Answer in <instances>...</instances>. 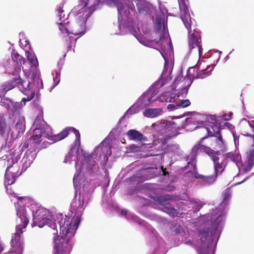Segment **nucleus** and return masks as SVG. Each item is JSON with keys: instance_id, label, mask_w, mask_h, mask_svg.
<instances>
[{"instance_id": "f257e3e1", "label": "nucleus", "mask_w": 254, "mask_h": 254, "mask_svg": "<svg viewBox=\"0 0 254 254\" xmlns=\"http://www.w3.org/2000/svg\"><path fill=\"white\" fill-rule=\"evenodd\" d=\"M68 219L65 217L64 224L63 220L61 221L60 231L62 232L59 236H57V238H54V254H69L71 252L72 247L70 240L74 235V230Z\"/></svg>"}, {"instance_id": "f03ea898", "label": "nucleus", "mask_w": 254, "mask_h": 254, "mask_svg": "<svg viewBox=\"0 0 254 254\" xmlns=\"http://www.w3.org/2000/svg\"><path fill=\"white\" fill-rule=\"evenodd\" d=\"M182 21L188 31V44L190 51L194 50L200 56L202 54L200 31L197 28L191 30L192 21L190 16L182 18Z\"/></svg>"}, {"instance_id": "7ed1b4c3", "label": "nucleus", "mask_w": 254, "mask_h": 254, "mask_svg": "<svg viewBox=\"0 0 254 254\" xmlns=\"http://www.w3.org/2000/svg\"><path fill=\"white\" fill-rule=\"evenodd\" d=\"M43 211H44V210L43 209H39L36 212L35 214L33 215L35 220L32 224V226L34 227L35 226H38L39 227L41 228L44 225H48L49 227L48 231L50 233L54 235L53 239L54 240V238H57V236H59L58 235L57 224L54 221H53L49 219L40 216V213Z\"/></svg>"}, {"instance_id": "20e7f679", "label": "nucleus", "mask_w": 254, "mask_h": 254, "mask_svg": "<svg viewBox=\"0 0 254 254\" xmlns=\"http://www.w3.org/2000/svg\"><path fill=\"white\" fill-rule=\"evenodd\" d=\"M17 215L18 217L16 220L18 225L16 227V233L11 239V243L13 245L21 244L20 235L23 233L22 229L26 227L29 223V219L27 216L24 211H18Z\"/></svg>"}, {"instance_id": "39448f33", "label": "nucleus", "mask_w": 254, "mask_h": 254, "mask_svg": "<svg viewBox=\"0 0 254 254\" xmlns=\"http://www.w3.org/2000/svg\"><path fill=\"white\" fill-rule=\"evenodd\" d=\"M19 156L17 155L14 158H11V163H12V164L8 166L5 171V184L7 185L13 184L15 182L16 178L21 174V173H19L20 167L16 163L17 160L20 158Z\"/></svg>"}, {"instance_id": "423d86ee", "label": "nucleus", "mask_w": 254, "mask_h": 254, "mask_svg": "<svg viewBox=\"0 0 254 254\" xmlns=\"http://www.w3.org/2000/svg\"><path fill=\"white\" fill-rule=\"evenodd\" d=\"M30 82L22 80L20 76L13 78L12 80L4 83L1 87L0 91L5 94L8 91L17 86L19 89L23 90L25 92L30 90Z\"/></svg>"}, {"instance_id": "0eeeda50", "label": "nucleus", "mask_w": 254, "mask_h": 254, "mask_svg": "<svg viewBox=\"0 0 254 254\" xmlns=\"http://www.w3.org/2000/svg\"><path fill=\"white\" fill-rule=\"evenodd\" d=\"M210 158L213 162L214 172L217 175L222 173L227 165L224 156H220L219 151H215Z\"/></svg>"}, {"instance_id": "6e6552de", "label": "nucleus", "mask_w": 254, "mask_h": 254, "mask_svg": "<svg viewBox=\"0 0 254 254\" xmlns=\"http://www.w3.org/2000/svg\"><path fill=\"white\" fill-rule=\"evenodd\" d=\"M201 128L207 131L208 136H214L216 137L215 141L218 145L222 146L224 145V141L220 133L221 127L219 125L213 124L210 127H202Z\"/></svg>"}, {"instance_id": "1a4fd4ad", "label": "nucleus", "mask_w": 254, "mask_h": 254, "mask_svg": "<svg viewBox=\"0 0 254 254\" xmlns=\"http://www.w3.org/2000/svg\"><path fill=\"white\" fill-rule=\"evenodd\" d=\"M206 138H207V136L202 137L198 143L193 147L192 153L194 156H196L198 153L204 152L210 157L215 151L203 144V140Z\"/></svg>"}, {"instance_id": "9d476101", "label": "nucleus", "mask_w": 254, "mask_h": 254, "mask_svg": "<svg viewBox=\"0 0 254 254\" xmlns=\"http://www.w3.org/2000/svg\"><path fill=\"white\" fill-rule=\"evenodd\" d=\"M60 30L63 33H71L74 35H83L84 34V26L77 24L74 27L70 29L68 24H64V22H58Z\"/></svg>"}, {"instance_id": "9b49d317", "label": "nucleus", "mask_w": 254, "mask_h": 254, "mask_svg": "<svg viewBox=\"0 0 254 254\" xmlns=\"http://www.w3.org/2000/svg\"><path fill=\"white\" fill-rule=\"evenodd\" d=\"M11 122H6L3 113L0 114V134L6 138H7L11 130Z\"/></svg>"}, {"instance_id": "f8f14e48", "label": "nucleus", "mask_w": 254, "mask_h": 254, "mask_svg": "<svg viewBox=\"0 0 254 254\" xmlns=\"http://www.w3.org/2000/svg\"><path fill=\"white\" fill-rule=\"evenodd\" d=\"M174 126V124H173L172 122L164 120L152 124V127L155 129L164 132H167L173 130L175 131V127Z\"/></svg>"}, {"instance_id": "ddd939ff", "label": "nucleus", "mask_w": 254, "mask_h": 254, "mask_svg": "<svg viewBox=\"0 0 254 254\" xmlns=\"http://www.w3.org/2000/svg\"><path fill=\"white\" fill-rule=\"evenodd\" d=\"M154 29L156 33H160L159 40L163 39L166 34L164 19L161 16L155 18Z\"/></svg>"}, {"instance_id": "4468645a", "label": "nucleus", "mask_w": 254, "mask_h": 254, "mask_svg": "<svg viewBox=\"0 0 254 254\" xmlns=\"http://www.w3.org/2000/svg\"><path fill=\"white\" fill-rule=\"evenodd\" d=\"M70 131H72L74 132L76 137V140L78 141H79L80 139V133L77 129L73 127H66L60 133L56 134V136L55 137L56 138V141H58L64 139L68 136Z\"/></svg>"}, {"instance_id": "2eb2a0df", "label": "nucleus", "mask_w": 254, "mask_h": 254, "mask_svg": "<svg viewBox=\"0 0 254 254\" xmlns=\"http://www.w3.org/2000/svg\"><path fill=\"white\" fill-rule=\"evenodd\" d=\"M45 133V131L40 128H36L33 130V135L31 136L29 139V142L30 143V145H33L34 147L36 145L40 144L42 139H41L42 135Z\"/></svg>"}, {"instance_id": "dca6fc26", "label": "nucleus", "mask_w": 254, "mask_h": 254, "mask_svg": "<svg viewBox=\"0 0 254 254\" xmlns=\"http://www.w3.org/2000/svg\"><path fill=\"white\" fill-rule=\"evenodd\" d=\"M138 13L141 15H148L151 13L150 5L144 0H139L136 3Z\"/></svg>"}, {"instance_id": "f3484780", "label": "nucleus", "mask_w": 254, "mask_h": 254, "mask_svg": "<svg viewBox=\"0 0 254 254\" xmlns=\"http://www.w3.org/2000/svg\"><path fill=\"white\" fill-rule=\"evenodd\" d=\"M218 175L214 172L211 175H203L197 174L195 178L199 179L201 183L205 185H210L213 184L216 180Z\"/></svg>"}, {"instance_id": "a211bd4d", "label": "nucleus", "mask_w": 254, "mask_h": 254, "mask_svg": "<svg viewBox=\"0 0 254 254\" xmlns=\"http://www.w3.org/2000/svg\"><path fill=\"white\" fill-rule=\"evenodd\" d=\"M81 6L87 8L93 12L98 7L100 0H79Z\"/></svg>"}, {"instance_id": "6ab92c4d", "label": "nucleus", "mask_w": 254, "mask_h": 254, "mask_svg": "<svg viewBox=\"0 0 254 254\" xmlns=\"http://www.w3.org/2000/svg\"><path fill=\"white\" fill-rule=\"evenodd\" d=\"M128 137L130 140L134 141H143L146 140V137L139 131L135 129H130L127 133Z\"/></svg>"}, {"instance_id": "aec40b11", "label": "nucleus", "mask_w": 254, "mask_h": 254, "mask_svg": "<svg viewBox=\"0 0 254 254\" xmlns=\"http://www.w3.org/2000/svg\"><path fill=\"white\" fill-rule=\"evenodd\" d=\"M108 1L113 3L117 7L119 16L122 17L126 15L127 6L123 3L121 0H108Z\"/></svg>"}, {"instance_id": "412c9836", "label": "nucleus", "mask_w": 254, "mask_h": 254, "mask_svg": "<svg viewBox=\"0 0 254 254\" xmlns=\"http://www.w3.org/2000/svg\"><path fill=\"white\" fill-rule=\"evenodd\" d=\"M150 92H146L138 99V104L140 107H146L155 101V100H152L150 96H148Z\"/></svg>"}, {"instance_id": "4be33fe9", "label": "nucleus", "mask_w": 254, "mask_h": 254, "mask_svg": "<svg viewBox=\"0 0 254 254\" xmlns=\"http://www.w3.org/2000/svg\"><path fill=\"white\" fill-rule=\"evenodd\" d=\"M224 157L225 158V160L231 161L236 165L238 164L241 159L240 154L237 150L226 153Z\"/></svg>"}, {"instance_id": "5701e85b", "label": "nucleus", "mask_w": 254, "mask_h": 254, "mask_svg": "<svg viewBox=\"0 0 254 254\" xmlns=\"http://www.w3.org/2000/svg\"><path fill=\"white\" fill-rule=\"evenodd\" d=\"M164 84V82L163 79H159L156 82L154 83L152 86L151 88L149 89L146 92H149L148 95L150 96V98L152 99L158 93V87L160 88L162 87Z\"/></svg>"}, {"instance_id": "b1692460", "label": "nucleus", "mask_w": 254, "mask_h": 254, "mask_svg": "<svg viewBox=\"0 0 254 254\" xmlns=\"http://www.w3.org/2000/svg\"><path fill=\"white\" fill-rule=\"evenodd\" d=\"M15 128L17 130L18 134L24 132L25 128V119L23 117L19 116L17 118L16 123L15 125Z\"/></svg>"}, {"instance_id": "393cba45", "label": "nucleus", "mask_w": 254, "mask_h": 254, "mask_svg": "<svg viewBox=\"0 0 254 254\" xmlns=\"http://www.w3.org/2000/svg\"><path fill=\"white\" fill-rule=\"evenodd\" d=\"M162 110L161 109H146L143 112V115L148 118H155L161 115Z\"/></svg>"}, {"instance_id": "a878e982", "label": "nucleus", "mask_w": 254, "mask_h": 254, "mask_svg": "<svg viewBox=\"0 0 254 254\" xmlns=\"http://www.w3.org/2000/svg\"><path fill=\"white\" fill-rule=\"evenodd\" d=\"M198 234L201 243H204L206 242L207 238L209 236V228L207 227L199 229L198 231Z\"/></svg>"}, {"instance_id": "bb28decb", "label": "nucleus", "mask_w": 254, "mask_h": 254, "mask_svg": "<svg viewBox=\"0 0 254 254\" xmlns=\"http://www.w3.org/2000/svg\"><path fill=\"white\" fill-rule=\"evenodd\" d=\"M58 16L59 18V22H64V24H69L68 20V14L64 13L63 7L60 6L58 8Z\"/></svg>"}, {"instance_id": "cd10ccee", "label": "nucleus", "mask_w": 254, "mask_h": 254, "mask_svg": "<svg viewBox=\"0 0 254 254\" xmlns=\"http://www.w3.org/2000/svg\"><path fill=\"white\" fill-rule=\"evenodd\" d=\"M179 6L181 11H183L184 13V15L182 16V19L185 16H190V14H188L189 13V8H188V4H189V0H178Z\"/></svg>"}, {"instance_id": "c85d7f7f", "label": "nucleus", "mask_w": 254, "mask_h": 254, "mask_svg": "<svg viewBox=\"0 0 254 254\" xmlns=\"http://www.w3.org/2000/svg\"><path fill=\"white\" fill-rule=\"evenodd\" d=\"M153 199L154 201L164 206L168 204V201L171 199V197L169 195H165L161 197L154 196Z\"/></svg>"}, {"instance_id": "c756f323", "label": "nucleus", "mask_w": 254, "mask_h": 254, "mask_svg": "<svg viewBox=\"0 0 254 254\" xmlns=\"http://www.w3.org/2000/svg\"><path fill=\"white\" fill-rule=\"evenodd\" d=\"M0 104L2 106L4 107L7 110H10L13 111L12 108H14L16 110L15 104L7 99H3L1 101Z\"/></svg>"}, {"instance_id": "7c9ffc66", "label": "nucleus", "mask_w": 254, "mask_h": 254, "mask_svg": "<svg viewBox=\"0 0 254 254\" xmlns=\"http://www.w3.org/2000/svg\"><path fill=\"white\" fill-rule=\"evenodd\" d=\"M26 56L29 62L33 66H36L38 65L37 59L34 55L30 52H27Z\"/></svg>"}, {"instance_id": "2f4dec72", "label": "nucleus", "mask_w": 254, "mask_h": 254, "mask_svg": "<svg viewBox=\"0 0 254 254\" xmlns=\"http://www.w3.org/2000/svg\"><path fill=\"white\" fill-rule=\"evenodd\" d=\"M162 210L164 212L167 213L173 217L176 216L178 214L177 210L171 206H164L162 208Z\"/></svg>"}, {"instance_id": "473e14b6", "label": "nucleus", "mask_w": 254, "mask_h": 254, "mask_svg": "<svg viewBox=\"0 0 254 254\" xmlns=\"http://www.w3.org/2000/svg\"><path fill=\"white\" fill-rule=\"evenodd\" d=\"M11 56L12 60L16 62L17 64H21L22 62L23 63V64H24V58H23L21 56H20L19 54H18L17 53H12Z\"/></svg>"}, {"instance_id": "72a5a7b5", "label": "nucleus", "mask_w": 254, "mask_h": 254, "mask_svg": "<svg viewBox=\"0 0 254 254\" xmlns=\"http://www.w3.org/2000/svg\"><path fill=\"white\" fill-rule=\"evenodd\" d=\"M247 162L254 164V150L253 149H249L246 152Z\"/></svg>"}, {"instance_id": "f704fd0d", "label": "nucleus", "mask_w": 254, "mask_h": 254, "mask_svg": "<svg viewBox=\"0 0 254 254\" xmlns=\"http://www.w3.org/2000/svg\"><path fill=\"white\" fill-rule=\"evenodd\" d=\"M207 69H202L199 72H197V74L195 76L196 78L203 79L210 74L209 71H206Z\"/></svg>"}, {"instance_id": "c9c22d12", "label": "nucleus", "mask_w": 254, "mask_h": 254, "mask_svg": "<svg viewBox=\"0 0 254 254\" xmlns=\"http://www.w3.org/2000/svg\"><path fill=\"white\" fill-rule=\"evenodd\" d=\"M190 104V102L189 99L182 100L180 104H177V107H182V108H186L188 107Z\"/></svg>"}, {"instance_id": "e433bc0d", "label": "nucleus", "mask_w": 254, "mask_h": 254, "mask_svg": "<svg viewBox=\"0 0 254 254\" xmlns=\"http://www.w3.org/2000/svg\"><path fill=\"white\" fill-rule=\"evenodd\" d=\"M10 165V160L6 159H0V167L5 168V167L9 166Z\"/></svg>"}, {"instance_id": "4c0bfd02", "label": "nucleus", "mask_w": 254, "mask_h": 254, "mask_svg": "<svg viewBox=\"0 0 254 254\" xmlns=\"http://www.w3.org/2000/svg\"><path fill=\"white\" fill-rule=\"evenodd\" d=\"M247 164L243 167V170L245 173L249 172L251 170L254 164H251L247 162Z\"/></svg>"}, {"instance_id": "58836bf2", "label": "nucleus", "mask_w": 254, "mask_h": 254, "mask_svg": "<svg viewBox=\"0 0 254 254\" xmlns=\"http://www.w3.org/2000/svg\"><path fill=\"white\" fill-rule=\"evenodd\" d=\"M206 120L211 123L212 125L215 124L216 122V117L215 115H208L206 118Z\"/></svg>"}, {"instance_id": "ea45409f", "label": "nucleus", "mask_w": 254, "mask_h": 254, "mask_svg": "<svg viewBox=\"0 0 254 254\" xmlns=\"http://www.w3.org/2000/svg\"><path fill=\"white\" fill-rule=\"evenodd\" d=\"M167 94V93L162 94L161 96H159L158 100L161 102H167L168 98Z\"/></svg>"}, {"instance_id": "a19ab883", "label": "nucleus", "mask_w": 254, "mask_h": 254, "mask_svg": "<svg viewBox=\"0 0 254 254\" xmlns=\"http://www.w3.org/2000/svg\"><path fill=\"white\" fill-rule=\"evenodd\" d=\"M55 136H56V134H55V135H50L49 133H46L45 134V137L46 138H48L49 140L53 141V143L57 142V141H56V139H55V138H56L55 137Z\"/></svg>"}, {"instance_id": "79ce46f5", "label": "nucleus", "mask_w": 254, "mask_h": 254, "mask_svg": "<svg viewBox=\"0 0 254 254\" xmlns=\"http://www.w3.org/2000/svg\"><path fill=\"white\" fill-rule=\"evenodd\" d=\"M50 144V143L49 142L44 141L41 144H40L39 149L46 148L48 147Z\"/></svg>"}, {"instance_id": "37998d69", "label": "nucleus", "mask_w": 254, "mask_h": 254, "mask_svg": "<svg viewBox=\"0 0 254 254\" xmlns=\"http://www.w3.org/2000/svg\"><path fill=\"white\" fill-rule=\"evenodd\" d=\"M35 96V93L34 92H31L30 93V94L29 96H28L27 97V98L26 99V98H23L22 99V101H29L30 100H31Z\"/></svg>"}, {"instance_id": "c03bdc74", "label": "nucleus", "mask_w": 254, "mask_h": 254, "mask_svg": "<svg viewBox=\"0 0 254 254\" xmlns=\"http://www.w3.org/2000/svg\"><path fill=\"white\" fill-rule=\"evenodd\" d=\"M223 195L224 199L226 200L231 196V193L229 190H226L224 192Z\"/></svg>"}, {"instance_id": "a18cd8bd", "label": "nucleus", "mask_w": 254, "mask_h": 254, "mask_svg": "<svg viewBox=\"0 0 254 254\" xmlns=\"http://www.w3.org/2000/svg\"><path fill=\"white\" fill-rule=\"evenodd\" d=\"M30 143L29 142H25L23 145H22V148H21V150H24L26 149H27L28 148H29V146H30Z\"/></svg>"}, {"instance_id": "49530a36", "label": "nucleus", "mask_w": 254, "mask_h": 254, "mask_svg": "<svg viewBox=\"0 0 254 254\" xmlns=\"http://www.w3.org/2000/svg\"><path fill=\"white\" fill-rule=\"evenodd\" d=\"M161 169L163 176H166L169 174V173L166 171V168H164L163 166L161 167Z\"/></svg>"}, {"instance_id": "de8ad7c7", "label": "nucleus", "mask_w": 254, "mask_h": 254, "mask_svg": "<svg viewBox=\"0 0 254 254\" xmlns=\"http://www.w3.org/2000/svg\"><path fill=\"white\" fill-rule=\"evenodd\" d=\"M188 81H189V83H188V85H187V86L185 88V90H186V93H187V92H188V89H189V87H190V83H191V82L190 81H189V80H188Z\"/></svg>"}, {"instance_id": "09e8293b", "label": "nucleus", "mask_w": 254, "mask_h": 254, "mask_svg": "<svg viewBox=\"0 0 254 254\" xmlns=\"http://www.w3.org/2000/svg\"><path fill=\"white\" fill-rule=\"evenodd\" d=\"M176 106H175L174 104H169L168 105V109H174L175 108V107Z\"/></svg>"}, {"instance_id": "8fccbe9b", "label": "nucleus", "mask_w": 254, "mask_h": 254, "mask_svg": "<svg viewBox=\"0 0 254 254\" xmlns=\"http://www.w3.org/2000/svg\"><path fill=\"white\" fill-rule=\"evenodd\" d=\"M182 77H180L179 76H177V77L175 78L174 82H173V83L174 84H175L177 82L179 81L181 79Z\"/></svg>"}, {"instance_id": "3c124183", "label": "nucleus", "mask_w": 254, "mask_h": 254, "mask_svg": "<svg viewBox=\"0 0 254 254\" xmlns=\"http://www.w3.org/2000/svg\"><path fill=\"white\" fill-rule=\"evenodd\" d=\"M247 136H250L253 139V144H252V146L254 147V134H247Z\"/></svg>"}, {"instance_id": "603ef678", "label": "nucleus", "mask_w": 254, "mask_h": 254, "mask_svg": "<svg viewBox=\"0 0 254 254\" xmlns=\"http://www.w3.org/2000/svg\"><path fill=\"white\" fill-rule=\"evenodd\" d=\"M71 152L70 151L68 153V154H67V155L66 156V159L67 158H69V159H71V157H72V154H71Z\"/></svg>"}, {"instance_id": "864d4df0", "label": "nucleus", "mask_w": 254, "mask_h": 254, "mask_svg": "<svg viewBox=\"0 0 254 254\" xmlns=\"http://www.w3.org/2000/svg\"><path fill=\"white\" fill-rule=\"evenodd\" d=\"M177 135V134L176 133H174L173 134H171L169 135V138H172L174 136H176Z\"/></svg>"}, {"instance_id": "5fc2aeb1", "label": "nucleus", "mask_w": 254, "mask_h": 254, "mask_svg": "<svg viewBox=\"0 0 254 254\" xmlns=\"http://www.w3.org/2000/svg\"><path fill=\"white\" fill-rule=\"evenodd\" d=\"M3 248L0 244V254H1V253L3 251Z\"/></svg>"}, {"instance_id": "6e6d98bb", "label": "nucleus", "mask_w": 254, "mask_h": 254, "mask_svg": "<svg viewBox=\"0 0 254 254\" xmlns=\"http://www.w3.org/2000/svg\"><path fill=\"white\" fill-rule=\"evenodd\" d=\"M59 74L57 73V75H56V77H55V79H58V83H59V82L60 81V79H58V78H59Z\"/></svg>"}, {"instance_id": "4d7b16f0", "label": "nucleus", "mask_w": 254, "mask_h": 254, "mask_svg": "<svg viewBox=\"0 0 254 254\" xmlns=\"http://www.w3.org/2000/svg\"><path fill=\"white\" fill-rule=\"evenodd\" d=\"M251 126H252L254 128V121L252 122V123L250 124Z\"/></svg>"}, {"instance_id": "13d9d810", "label": "nucleus", "mask_w": 254, "mask_h": 254, "mask_svg": "<svg viewBox=\"0 0 254 254\" xmlns=\"http://www.w3.org/2000/svg\"><path fill=\"white\" fill-rule=\"evenodd\" d=\"M189 68H190V69H189V70H190V69H193L194 68V67H190Z\"/></svg>"}, {"instance_id": "bf43d9fd", "label": "nucleus", "mask_w": 254, "mask_h": 254, "mask_svg": "<svg viewBox=\"0 0 254 254\" xmlns=\"http://www.w3.org/2000/svg\"><path fill=\"white\" fill-rule=\"evenodd\" d=\"M22 198H23V197H19L18 199H22Z\"/></svg>"}]
</instances>
